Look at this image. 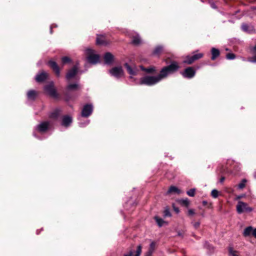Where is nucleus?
<instances>
[{
	"mask_svg": "<svg viewBox=\"0 0 256 256\" xmlns=\"http://www.w3.org/2000/svg\"><path fill=\"white\" fill-rule=\"evenodd\" d=\"M242 198V196H238L237 198Z\"/></svg>",
	"mask_w": 256,
	"mask_h": 256,
	"instance_id": "nucleus-50",
	"label": "nucleus"
},
{
	"mask_svg": "<svg viewBox=\"0 0 256 256\" xmlns=\"http://www.w3.org/2000/svg\"><path fill=\"white\" fill-rule=\"evenodd\" d=\"M192 59L193 58L192 56H188L186 58V60H185L184 62L188 64H191L192 63H189L188 62L192 60Z\"/></svg>",
	"mask_w": 256,
	"mask_h": 256,
	"instance_id": "nucleus-37",
	"label": "nucleus"
},
{
	"mask_svg": "<svg viewBox=\"0 0 256 256\" xmlns=\"http://www.w3.org/2000/svg\"><path fill=\"white\" fill-rule=\"evenodd\" d=\"M252 226H248L244 229L243 234L245 236H247L252 234Z\"/></svg>",
	"mask_w": 256,
	"mask_h": 256,
	"instance_id": "nucleus-22",
	"label": "nucleus"
},
{
	"mask_svg": "<svg viewBox=\"0 0 256 256\" xmlns=\"http://www.w3.org/2000/svg\"><path fill=\"white\" fill-rule=\"evenodd\" d=\"M141 68L142 70H144V72L148 73H152L155 72L156 70L155 68L154 67H150L149 68H144L142 66H141Z\"/></svg>",
	"mask_w": 256,
	"mask_h": 256,
	"instance_id": "nucleus-28",
	"label": "nucleus"
},
{
	"mask_svg": "<svg viewBox=\"0 0 256 256\" xmlns=\"http://www.w3.org/2000/svg\"><path fill=\"white\" fill-rule=\"evenodd\" d=\"M163 50V48L162 46H156L153 51V54L155 56H159Z\"/></svg>",
	"mask_w": 256,
	"mask_h": 256,
	"instance_id": "nucleus-19",
	"label": "nucleus"
},
{
	"mask_svg": "<svg viewBox=\"0 0 256 256\" xmlns=\"http://www.w3.org/2000/svg\"><path fill=\"white\" fill-rule=\"evenodd\" d=\"M110 74L116 78H120L124 76V71L122 66L113 68L110 70Z\"/></svg>",
	"mask_w": 256,
	"mask_h": 256,
	"instance_id": "nucleus-5",
	"label": "nucleus"
},
{
	"mask_svg": "<svg viewBox=\"0 0 256 256\" xmlns=\"http://www.w3.org/2000/svg\"><path fill=\"white\" fill-rule=\"evenodd\" d=\"M252 234L256 238V228H252Z\"/></svg>",
	"mask_w": 256,
	"mask_h": 256,
	"instance_id": "nucleus-42",
	"label": "nucleus"
},
{
	"mask_svg": "<svg viewBox=\"0 0 256 256\" xmlns=\"http://www.w3.org/2000/svg\"><path fill=\"white\" fill-rule=\"evenodd\" d=\"M78 66H74L72 69L68 70L66 75V78L67 80H70L74 78L78 72Z\"/></svg>",
	"mask_w": 256,
	"mask_h": 256,
	"instance_id": "nucleus-9",
	"label": "nucleus"
},
{
	"mask_svg": "<svg viewBox=\"0 0 256 256\" xmlns=\"http://www.w3.org/2000/svg\"><path fill=\"white\" fill-rule=\"evenodd\" d=\"M253 208L249 206L248 204L242 201L239 200L236 206V210L238 214L244 212H250L253 210Z\"/></svg>",
	"mask_w": 256,
	"mask_h": 256,
	"instance_id": "nucleus-3",
	"label": "nucleus"
},
{
	"mask_svg": "<svg viewBox=\"0 0 256 256\" xmlns=\"http://www.w3.org/2000/svg\"><path fill=\"white\" fill-rule=\"evenodd\" d=\"M229 252L230 256H238L236 254V252L232 250V248H230Z\"/></svg>",
	"mask_w": 256,
	"mask_h": 256,
	"instance_id": "nucleus-39",
	"label": "nucleus"
},
{
	"mask_svg": "<svg viewBox=\"0 0 256 256\" xmlns=\"http://www.w3.org/2000/svg\"><path fill=\"white\" fill-rule=\"evenodd\" d=\"M44 90L50 96L53 97L56 96V92L54 87V84L52 83L46 86L44 88Z\"/></svg>",
	"mask_w": 256,
	"mask_h": 256,
	"instance_id": "nucleus-11",
	"label": "nucleus"
},
{
	"mask_svg": "<svg viewBox=\"0 0 256 256\" xmlns=\"http://www.w3.org/2000/svg\"><path fill=\"white\" fill-rule=\"evenodd\" d=\"M96 44L99 45H106L108 42H106L104 35H98L96 38Z\"/></svg>",
	"mask_w": 256,
	"mask_h": 256,
	"instance_id": "nucleus-14",
	"label": "nucleus"
},
{
	"mask_svg": "<svg viewBox=\"0 0 256 256\" xmlns=\"http://www.w3.org/2000/svg\"><path fill=\"white\" fill-rule=\"evenodd\" d=\"M132 256V251L130 252L128 254H125L124 256Z\"/></svg>",
	"mask_w": 256,
	"mask_h": 256,
	"instance_id": "nucleus-44",
	"label": "nucleus"
},
{
	"mask_svg": "<svg viewBox=\"0 0 256 256\" xmlns=\"http://www.w3.org/2000/svg\"><path fill=\"white\" fill-rule=\"evenodd\" d=\"M210 6L212 8L215 9V8H216V5L214 3V2H212L210 4Z\"/></svg>",
	"mask_w": 256,
	"mask_h": 256,
	"instance_id": "nucleus-43",
	"label": "nucleus"
},
{
	"mask_svg": "<svg viewBox=\"0 0 256 256\" xmlns=\"http://www.w3.org/2000/svg\"><path fill=\"white\" fill-rule=\"evenodd\" d=\"M181 74L184 78H190L194 76L196 72L192 68L188 67Z\"/></svg>",
	"mask_w": 256,
	"mask_h": 256,
	"instance_id": "nucleus-8",
	"label": "nucleus"
},
{
	"mask_svg": "<svg viewBox=\"0 0 256 256\" xmlns=\"http://www.w3.org/2000/svg\"><path fill=\"white\" fill-rule=\"evenodd\" d=\"M48 76V74L44 71L42 72L36 76V80L38 82L44 81Z\"/></svg>",
	"mask_w": 256,
	"mask_h": 256,
	"instance_id": "nucleus-12",
	"label": "nucleus"
},
{
	"mask_svg": "<svg viewBox=\"0 0 256 256\" xmlns=\"http://www.w3.org/2000/svg\"><path fill=\"white\" fill-rule=\"evenodd\" d=\"M50 126V122L46 121L41 122L36 126V130L40 132H46Z\"/></svg>",
	"mask_w": 256,
	"mask_h": 256,
	"instance_id": "nucleus-10",
	"label": "nucleus"
},
{
	"mask_svg": "<svg viewBox=\"0 0 256 256\" xmlns=\"http://www.w3.org/2000/svg\"><path fill=\"white\" fill-rule=\"evenodd\" d=\"M196 190L192 188L187 192V194L190 196H194Z\"/></svg>",
	"mask_w": 256,
	"mask_h": 256,
	"instance_id": "nucleus-33",
	"label": "nucleus"
},
{
	"mask_svg": "<svg viewBox=\"0 0 256 256\" xmlns=\"http://www.w3.org/2000/svg\"><path fill=\"white\" fill-rule=\"evenodd\" d=\"M104 58L106 64H111L114 60V56L110 52H106L104 54Z\"/></svg>",
	"mask_w": 256,
	"mask_h": 256,
	"instance_id": "nucleus-16",
	"label": "nucleus"
},
{
	"mask_svg": "<svg viewBox=\"0 0 256 256\" xmlns=\"http://www.w3.org/2000/svg\"><path fill=\"white\" fill-rule=\"evenodd\" d=\"M59 115V112L58 110H55L52 112L50 114V118H56Z\"/></svg>",
	"mask_w": 256,
	"mask_h": 256,
	"instance_id": "nucleus-29",
	"label": "nucleus"
},
{
	"mask_svg": "<svg viewBox=\"0 0 256 256\" xmlns=\"http://www.w3.org/2000/svg\"><path fill=\"white\" fill-rule=\"evenodd\" d=\"M79 85L77 84H70L68 86L67 88L68 90H76L78 88Z\"/></svg>",
	"mask_w": 256,
	"mask_h": 256,
	"instance_id": "nucleus-26",
	"label": "nucleus"
},
{
	"mask_svg": "<svg viewBox=\"0 0 256 256\" xmlns=\"http://www.w3.org/2000/svg\"><path fill=\"white\" fill-rule=\"evenodd\" d=\"M72 122V118L68 116L63 117L62 124L66 127L69 126Z\"/></svg>",
	"mask_w": 256,
	"mask_h": 256,
	"instance_id": "nucleus-15",
	"label": "nucleus"
},
{
	"mask_svg": "<svg viewBox=\"0 0 256 256\" xmlns=\"http://www.w3.org/2000/svg\"><path fill=\"white\" fill-rule=\"evenodd\" d=\"M242 30L246 32L251 33L254 32V26L252 25H248L246 24H243L242 26Z\"/></svg>",
	"mask_w": 256,
	"mask_h": 256,
	"instance_id": "nucleus-17",
	"label": "nucleus"
},
{
	"mask_svg": "<svg viewBox=\"0 0 256 256\" xmlns=\"http://www.w3.org/2000/svg\"><path fill=\"white\" fill-rule=\"evenodd\" d=\"M50 33H52V28H50Z\"/></svg>",
	"mask_w": 256,
	"mask_h": 256,
	"instance_id": "nucleus-51",
	"label": "nucleus"
},
{
	"mask_svg": "<svg viewBox=\"0 0 256 256\" xmlns=\"http://www.w3.org/2000/svg\"><path fill=\"white\" fill-rule=\"evenodd\" d=\"M70 62V59L67 56H64L62 58V62L63 64H66Z\"/></svg>",
	"mask_w": 256,
	"mask_h": 256,
	"instance_id": "nucleus-38",
	"label": "nucleus"
},
{
	"mask_svg": "<svg viewBox=\"0 0 256 256\" xmlns=\"http://www.w3.org/2000/svg\"><path fill=\"white\" fill-rule=\"evenodd\" d=\"M226 58L228 60H233L235 58V55L232 53H229L226 54Z\"/></svg>",
	"mask_w": 256,
	"mask_h": 256,
	"instance_id": "nucleus-36",
	"label": "nucleus"
},
{
	"mask_svg": "<svg viewBox=\"0 0 256 256\" xmlns=\"http://www.w3.org/2000/svg\"><path fill=\"white\" fill-rule=\"evenodd\" d=\"M156 246V244L154 242H151L150 246V249L148 250V252L149 253V254L150 256L152 255V254L153 253Z\"/></svg>",
	"mask_w": 256,
	"mask_h": 256,
	"instance_id": "nucleus-25",
	"label": "nucleus"
},
{
	"mask_svg": "<svg viewBox=\"0 0 256 256\" xmlns=\"http://www.w3.org/2000/svg\"><path fill=\"white\" fill-rule=\"evenodd\" d=\"M224 180V177H222L220 179V182H222Z\"/></svg>",
	"mask_w": 256,
	"mask_h": 256,
	"instance_id": "nucleus-47",
	"label": "nucleus"
},
{
	"mask_svg": "<svg viewBox=\"0 0 256 256\" xmlns=\"http://www.w3.org/2000/svg\"><path fill=\"white\" fill-rule=\"evenodd\" d=\"M202 204L204 205H206L207 204V202L206 201H203Z\"/></svg>",
	"mask_w": 256,
	"mask_h": 256,
	"instance_id": "nucleus-49",
	"label": "nucleus"
},
{
	"mask_svg": "<svg viewBox=\"0 0 256 256\" xmlns=\"http://www.w3.org/2000/svg\"><path fill=\"white\" fill-rule=\"evenodd\" d=\"M250 62H255L256 63V56L255 57V58L252 60H250Z\"/></svg>",
	"mask_w": 256,
	"mask_h": 256,
	"instance_id": "nucleus-46",
	"label": "nucleus"
},
{
	"mask_svg": "<svg viewBox=\"0 0 256 256\" xmlns=\"http://www.w3.org/2000/svg\"><path fill=\"white\" fill-rule=\"evenodd\" d=\"M219 192L216 190H213L211 192L212 196L214 198H216L218 196Z\"/></svg>",
	"mask_w": 256,
	"mask_h": 256,
	"instance_id": "nucleus-31",
	"label": "nucleus"
},
{
	"mask_svg": "<svg viewBox=\"0 0 256 256\" xmlns=\"http://www.w3.org/2000/svg\"><path fill=\"white\" fill-rule=\"evenodd\" d=\"M204 54L202 53H198L194 54L192 56L193 59L189 62V63H192L194 61L202 58Z\"/></svg>",
	"mask_w": 256,
	"mask_h": 256,
	"instance_id": "nucleus-21",
	"label": "nucleus"
},
{
	"mask_svg": "<svg viewBox=\"0 0 256 256\" xmlns=\"http://www.w3.org/2000/svg\"><path fill=\"white\" fill-rule=\"evenodd\" d=\"M93 110V106L92 104H88L85 105L82 112V116L84 117H88L90 116Z\"/></svg>",
	"mask_w": 256,
	"mask_h": 256,
	"instance_id": "nucleus-7",
	"label": "nucleus"
},
{
	"mask_svg": "<svg viewBox=\"0 0 256 256\" xmlns=\"http://www.w3.org/2000/svg\"><path fill=\"white\" fill-rule=\"evenodd\" d=\"M195 214L194 212V210H192V209H190L188 210V214L189 215H194V214Z\"/></svg>",
	"mask_w": 256,
	"mask_h": 256,
	"instance_id": "nucleus-41",
	"label": "nucleus"
},
{
	"mask_svg": "<svg viewBox=\"0 0 256 256\" xmlns=\"http://www.w3.org/2000/svg\"><path fill=\"white\" fill-rule=\"evenodd\" d=\"M180 204H184V206H188L190 204L189 200L188 198L182 199V200H180Z\"/></svg>",
	"mask_w": 256,
	"mask_h": 256,
	"instance_id": "nucleus-30",
	"label": "nucleus"
},
{
	"mask_svg": "<svg viewBox=\"0 0 256 256\" xmlns=\"http://www.w3.org/2000/svg\"><path fill=\"white\" fill-rule=\"evenodd\" d=\"M142 246L140 245H139L137 248V250H136V254L134 255V256H140V254L142 252Z\"/></svg>",
	"mask_w": 256,
	"mask_h": 256,
	"instance_id": "nucleus-32",
	"label": "nucleus"
},
{
	"mask_svg": "<svg viewBox=\"0 0 256 256\" xmlns=\"http://www.w3.org/2000/svg\"><path fill=\"white\" fill-rule=\"evenodd\" d=\"M36 96V92L35 90H31L28 92L27 96L28 98L34 100Z\"/></svg>",
	"mask_w": 256,
	"mask_h": 256,
	"instance_id": "nucleus-20",
	"label": "nucleus"
},
{
	"mask_svg": "<svg viewBox=\"0 0 256 256\" xmlns=\"http://www.w3.org/2000/svg\"><path fill=\"white\" fill-rule=\"evenodd\" d=\"M86 54L88 62L92 64H96L100 62V56L95 54L94 51L90 48H87L86 50Z\"/></svg>",
	"mask_w": 256,
	"mask_h": 256,
	"instance_id": "nucleus-4",
	"label": "nucleus"
},
{
	"mask_svg": "<svg viewBox=\"0 0 256 256\" xmlns=\"http://www.w3.org/2000/svg\"><path fill=\"white\" fill-rule=\"evenodd\" d=\"M180 190H178L176 187L174 186H172L168 190V193H177L180 194Z\"/></svg>",
	"mask_w": 256,
	"mask_h": 256,
	"instance_id": "nucleus-23",
	"label": "nucleus"
},
{
	"mask_svg": "<svg viewBox=\"0 0 256 256\" xmlns=\"http://www.w3.org/2000/svg\"><path fill=\"white\" fill-rule=\"evenodd\" d=\"M160 80L158 76H145L142 78L138 84H144L146 86H152L160 82Z\"/></svg>",
	"mask_w": 256,
	"mask_h": 256,
	"instance_id": "nucleus-2",
	"label": "nucleus"
},
{
	"mask_svg": "<svg viewBox=\"0 0 256 256\" xmlns=\"http://www.w3.org/2000/svg\"><path fill=\"white\" fill-rule=\"evenodd\" d=\"M154 219L160 227L162 226L166 223L162 218H159L158 216H155Z\"/></svg>",
	"mask_w": 256,
	"mask_h": 256,
	"instance_id": "nucleus-24",
	"label": "nucleus"
},
{
	"mask_svg": "<svg viewBox=\"0 0 256 256\" xmlns=\"http://www.w3.org/2000/svg\"><path fill=\"white\" fill-rule=\"evenodd\" d=\"M212 60H215L217 57H218L220 55V51L218 49H216V48H212Z\"/></svg>",
	"mask_w": 256,
	"mask_h": 256,
	"instance_id": "nucleus-18",
	"label": "nucleus"
},
{
	"mask_svg": "<svg viewBox=\"0 0 256 256\" xmlns=\"http://www.w3.org/2000/svg\"><path fill=\"white\" fill-rule=\"evenodd\" d=\"M246 180H243L242 182L239 184L238 186V187L240 189H242L243 188L244 186H245V185H246Z\"/></svg>",
	"mask_w": 256,
	"mask_h": 256,
	"instance_id": "nucleus-34",
	"label": "nucleus"
},
{
	"mask_svg": "<svg viewBox=\"0 0 256 256\" xmlns=\"http://www.w3.org/2000/svg\"><path fill=\"white\" fill-rule=\"evenodd\" d=\"M140 42H141V40H140V38L139 37V36H134L133 38L132 42L134 44H136V45L138 44H140Z\"/></svg>",
	"mask_w": 256,
	"mask_h": 256,
	"instance_id": "nucleus-27",
	"label": "nucleus"
},
{
	"mask_svg": "<svg viewBox=\"0 0 256 256\" xmlns=\"http://www.w3.org/2000/svg\"><path fill=\"white\" fill-rule=\"evenodd\" d=\"M174 210L178 213L179 212V210L178 208H174Z\"/></svg>",
	"mask_w": 256,
	"mask_h": 256,
	"instance_id": "nucleus-48",
	"label": "nucleus"
},
{
	"mask_svg": "<svg viewBox=\"0 0 256 256\" xmlns=\"http://www.w3.org/2000/svg\"><path fill=\"white\" fill-rule=\"evenodd\" d=\"M193 226L194 227L196 228V229H197L198 228H199L200 226V222H194L193 223Z\"/></svg>",
	"mask_w": 256,
	"mask_h": 256,
	"instance_id": "nucleus-40",
	"label": "nucleus"
},
{
	"mask_svg": "<svg viewBox=\"0 0 256 256\" xmlns=\"http://www.w3.org/2000/svg\"><path fill=\"white\" fill-rule=\"evenodd\" d=\"M178 68L179 66L175 62H172L170 65L163 68L158 75L160 80L166 78L169 74L176 71Z\"/></svg>",
	"mask_w": 256,
	"mask_h": 256,
	"instance_id": "nucleus-1",
	"label": "nucleus"
},
{
	"mask_svg": "<svg viewBox=\"0 0 256 256\" xmlns=\"http://www.w3.org/2000/svg\"><path fill=\"white\" fill-rule=\"evenodd\" d=\"M48 64L50 68L54 70L57 76H59L60 74V70L59 67L58 66L56 63L52 60H50L48 62Z\"/></svg>",
	"mask_w": 256,
	"mask_h": 256,
	"instance_id": "nucleus-13",
	"label": "nucleus"
},
{
	"mask_svg": "<svg viewBox=\"0 0 256 256\" xmlns=\"http://www.w3.org/2000/svg\"><path fill=\"white\" fill-rule=\"evenodd\" d=\"M124 66L128 72L130 74V78H132L133 76H136L138 73V70L134 65L130 66L128 64L126 63Z\"/></svg>",
	"mask_w": 256,
	"mask_h": 256,
	"instance_id": "nucleus-6",
	"label": "nucleus"
},
{
	"mask_svg": "<svg viewBox=\"0 0 256 256\" xmlns=\"http://www.w3.org/2000/svg\"><path fill=\"white\" fill-rule=\"evenodd\" d=\"M254 53H256V45L252 48Z\"/></svg>",
	"mask_w": 256,
	"mask_h": 256,
	"instance_id": "nucleus-45",
	"label": "nucleus"
},
{
	"mask_svg": "<svg viewBox=\"0 0 256 256\" xmlns=\"http://www.w3.org/2000/svg\"><path fill=\"white\" fill-rule=\"evenodd\" d=\"M164 216L165 217L171 216V214L170 212L169 209L168 208H166L164 210Z\"/></svg>",
	"mask_w": 256,
	"mask_h": 256,
	"instance_id": "nucleus-35",
	"label": "nucleus"
}]
</instances>
